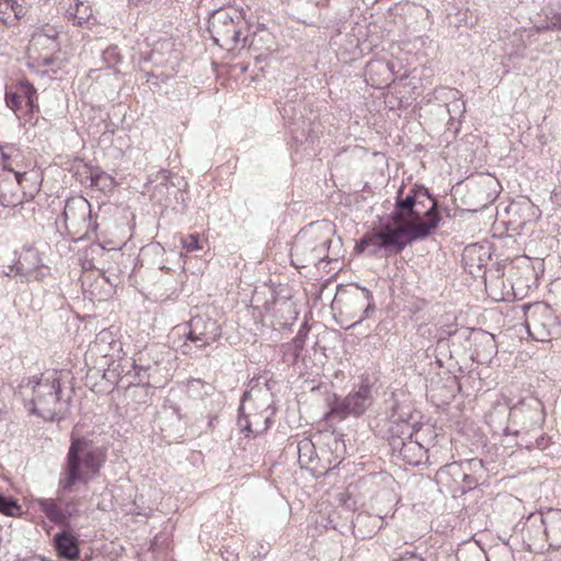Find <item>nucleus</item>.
Instances as JSON below:
<instances>
[{
  "label": "nucleus",
  "instance_id": "nucleus-8",
  "mask_svg": "<svg viewBox=\"0 0 561 561\" xmlns=\"http://www.w3.org/2000/svg\"><path fill=\"white\" fill-rule=\"evenodd\" d=\"M371 403V387L368 382L362 381L346 397L341 398L337 394H333L329 399L328 405L330 410L325 419L337 417L339 420H345L351 415L360 416Z\"/></svg>",
  "mask_w": 561,
  "mask_h": 561
},
{
  "label": "nucleus",
  "instance_id": "nucleus-35",
  "mask_svg": "<svg viewBox=\"0 0 561 561\" xmlns=\"http://www.w3.org/2000/svg\"><path fill=\"white\" fill-rule=\"evenodd\" d=\"M117 57V48L116 47H108L105 51H104V58L106 60H115V58Z\"/></svg>",
  "mask_w": 561,
  "mask_h": 561
},
{
  "label": "nucleus",
  "instance_id": "nucleus-34",
  "mask_svg": "<svg viewBox=\"0 0 561 561\" xmlns=\"http://www.w3.org/2000/svg\"><path fill=\"white\" fill-rule=\"evenodd\" d=\"M397 561H424V559L413 552H407L401 556Z\"/></svg>",
  "mask_w": 561,
  "mask_h": 561
},
{
  "label": "nucleus",
  "instance_id": "nucleus-39",
  "mask_svg": "<svg viewBox=\"0 0 561 561\" xmlns=\"http://www.w3.org/2000/svg\"><path fill=\"white\" fill-rule=\"evenodd\" d=\"M134 368L136 370V374L139 376L140 375V371H146L147 369H149V366L146 367V366H142V365H137L135 364L134 365Z\"/></svg>",
  "mask_w": 561,
  "mask_h": 561
},
{
  "label": "nucleus",
  "instance_id": "nucleus-33",
  "mask_svg": "<svg viewBox=\"0 0 561 561\" xmlns=\"http://www.w3.org/2000/svg\"><path fill=\"white\" fill-rule=\"evenodd\" d=\"M12 4L11 13H13V19L11 21L13 22L23 18L26 14V10L23 5L19 4L16 0H13Z\"/></svg>",
  "mask_w": 561,
  "mask_h": 561
},
{
  "label": "nucleus",
  "instance_id": "nucleus-37",
  "mask_svg": "<svg viewBox=\"0 0 561 561\" xmlns=\"http://www.w3.org/2000/svg\"><path fill=\"white\" fill-rule=\"evenodd\" d=\"M543 440H545V438L541 437L540 439H536V444L535 445H526V447L527 448L536 447V448H539V449H543L545 448Z\"/></svg>",
  "mask_w": 561,
  "mask_h": 561
},
{
  "label": "nucleus",
  "instance_id": "nucleus-32",
  "mask_svg": "<svg viewBox=\"0 0 561 561\" xmlns=\"http://www.w3.org/2000/svg\"><path fill=\"white\" fill-rule=\"evenodd\" d=\"M12 1L13 0H0V22L4 24L12 22L10 21L11 9L13 8Z\"/></svg>",
  "mask_w": 561,
  "mask_h": 561
},
{
  "label": "nucleus",
  "instance_id": "nucleus-43",
  "mask_svg": "<svg viewBox=\"0 0 561 561\" xmlns=\"http://www.w3.org/2000/svg\"><path fill=\"white\" fill-rule=\"evenodd\" d=\"M365 518H370V517H369V516H363V515H360V514H359V515H357V517H356V524H355V525L360 524V523L363 522V519H365Z\"/></svg>",
  "mask_w": 561,
  "mask_h": 561
},
{
  "label": "nucleus",
  "instance_id": "nucleus-6",
  "mask_svg": "<svg viewBox=\"0 0 561 561\" xmlns=\"http://www.w3.org/2000/svg\"><path fill=\"white\" fill-rule=\"evenodd\" d=\"M411 244L389 217L388 221L380 222L379 227L365 233L355 245L359 253L367 251L369 255H378L381 250L389 254L401 253L407 245Z\"/></svg>",
  "mask_w": 561,
  "mask_h": 561
},
{
  "label": "nucleus",
  "instance_id": "nucleus-42",
  "mask_svg": "<svg viewBox=\"0 0 561 561\" xmlns=\"http://www.w3.org/2000/svg\"><path fill=\"white\" fill-rule=\"evenodd\" d=\"M53 62H54V59L51 57H45L43 59V65L44 66H50Z\"/></svg>",
  "mask_w": 561,
  "mask_h": 561
},
{
  "label": "nucleus",
  "instance_id": "nucleus-5",
  "mask_svg": "<svg viewBox=\"0 0 561 561\" xmlns=\"http://www.w3.org/2000/svg\"><path fill=\"white\" fill-rule=\"evenodd\" d=\"M332 240L330 236L321 230L316 224H310L301 229L295 237L290 260L297 268L317 266L328 257Z\"/></svg>",
  "mask_w": 561,
  "mask_h": 561
},
{
  "label": "nucleus",
  "instance_id": "nucleus-41",
  "mask_svg": "<svg viewBox=\"0 0 561 561\" xmlns=\"http://www.w3.org/2000/svg\"><path fill=\"white\" fill-rule=\"evenodd\" d=\"M552 23L554 27L561 28V13L554 18V21Z\"/></svg>",
  "mask_w": 561,
  "mask_h": 561
},
{
  "label": "nucleus",
  "instance_id": "nucleus-18",
  "mask_svg": "<svg viewBox=\"0 0 561 561\" xmlns=\"http://www.w3.org/2000/svg\"><path fill=\"white\" fill-rule=\"evenodd\" d=\"M510 415L514 421L523 419L525 425L527 419L528 426H539L542 422L541 403L537 400H535L533 404L522 402L511 409Z\"/></svg>",
  "mask_w": 561,
  "mask_h": 561
},
{
  "label": "nucleus",
  "instance_id": "nucleus-1",
  "mask_svg": "<svg viewBox=\"0 0 561 561\" xmlns=\"http://www.w3.org/2000/svg\"><path fill=\"white\" fill-rule=\"evenodd\" d=\"M402 193L403 187H400L389 218L410 243L427 238L440 221L437 201L423 186L411 188L404 197Z\"/></svg>",
  "mask_w": 561,
  "mask_h": 561
},
{
  "label": "nucleus",
  "instance_id": "nucleus-30",
  "mask_svg": "<svg viewBox=\"0 0 561 561\" xmlns=\"http://www.w3.org/2000/svg\"><path fill=\"white\" fill-rule=\"evenodd\" d=\"M511 44H512L513 48L510 50L508 47H506L507 54L522 56L526 48V43L523 39V35L518 34V33H514L512 36V39H511Z\"/></svg>",
  "mask_w": 561,
  "mask_h": 561
},
{
  "label": "nucleus",
  "instance_id": "nucleus-17",
  "mask_svg": "<svg viewBox=\"0 0 561 561\" xmlns=\"http://www.w3.org/2000/svg\"><path fill=\"white\" fill-rule=\"evenodd\" d=\"M54 547L60 558L70 561L79 559L80 549L78 539L67 530L57 533L54 536Z\"/></svg>",
  "mask_w": 561,
  "mask_h": 561
},
{
  "label": "nucleus",
  "instance_id": "nucleus-22",
  "mask_svg": "<svg viewBox=\"0 0 561 561\" xmlns=\"http://www.w3.org/2000/svg\"><path fill=\"white\" fill-rule=\"evenodd\" d=\"M58 36L59 31L56 26L45 24L35 32L33 39L38 44H45V42H50L54 45V48H57L58 44L56 43V41Z\"/></svg>",
  "mask_w": 561,
  "mask_h": 561
},
{
  "label": "nucleus",
  "instance_id": "nucleus-14",
  "mask_svg": "<svg viewBox=\"0 0 561 561\" xmlns=\"http://www.w3.org/2000/svg\"><path fill=\"white\" fill-rule=\"evenodd\" d=\"M534 526L542 528V536L546 537L550 548H561V510L549 508L533 516Z\"/></svg>",
  "mask_w": 561,
  "mask_h": 561
},
{
  "label": "nucleus",
  "instance_id": "nucleus-28",
  "mask_svg": "<svg viewBox=\"0 0 561 561\" xmlns=\"http://www.w3.org/2000/svg\"><path fill=\"white\" fill-rule=\"evenodd\" d=\"M308 334V330L305 329V327L300 328V330L297 332L296 336L291 341V346L294 348V356L297 358L301 351L305 347L306 337Z\"/></svg>",
  "mask_w": 561,
  "mask_h": 561
},
{
  "label": "nucleus",
  "instance_id": "nucleus-29",
  "mask_svg": "<svg viewBox=\"0 0 561 561\" xmlns=\"http://www.w3.org/2000/svg\"><path fill=\"white\" fill-rule=\"evenodd\" d=\"M462 469L466 470L469 474L480 476V479L483 476L484 465L481 459L472 458L466 461L465 467Z\"/></svg>",
  "mask_w": 561,
  "mask_h": 561
},
{
  "label": "nucleus",
  "instance_id": "nucleus-2",
  "mask_svg": "<svg viewBox=\"0 0 561 561\" xmlns=\"http://www.w3.org/2000/svg\"><path fill=\"white\" fill-rule=\"evenodd\" d=\"M107 449L85 436H71L58 481V492H70L76 484H88L100 474Z\"/></svg>",
  "mask_w": 561,
  "mask_h": 561
},
{
  "label": "nucleus",
  "instance_id": "nucleus-24",
  "mask_svg": "<svg viewBox=\"0 0 561 561\" xmlns=\"http://www.w3.org/2000/svg\"><path fill=\"white\" fill-rule=\"evenodd\" d=\"M76 10H68L70 16L73 18V24L83 25L92 15V11L84 2L76 0Z\"/></svg>",
  "mask_w": 561,
  "mask_h": 561
},
{
  "label": "nucleus",
  "instance_id": "nucleus-9",
  "mask_svg": "<svg viewBox=\"0 0 561 561\" xmlns=\"http://www.w3.org/2000/svg\"><path fill=\"white\" fill-rule=\"evenodd\" d=\"M525 325L529 336L540 342L549 341L561 331L557 316L545 302H536L525 308Z\"/></svg>",
  "mask_w": 561,
  "mask_h": 561
},
{
  "label": "nucleus",
  "instance_id": "nucleus-36",
  "mask_svg": "<svg viewBox=\"0 0 561 561\" xmlns=\"http://www.w3.org/2000/svg\"><path fill=\"white\" fill-rule=\"evenodd\" d=\"M0 171H4L9 173L12 178H15V172H18L13 167L11 161H7L2 163V169Z\"/></svg>",
  "mask_w": 561,
  "mask_h": 561
},
{
  "label": "nucleus",
  "instance_id": "nucleus-11",
  "mask_svg": "<svg viewBox=\"0 0 561 561\" xmlns=\"http://www.w3.org/2000/svg\"><path fill=\"white\" fill-rule=\"evenodd\" d=\"M270 393L267 390L261 388H252L251 390L244 391L241 403L238 409V425L242 433L245 434L247 437L250 436L251 433L259 434L267 431L271 424V416L273 413L264 416L263 426H259L255 419L257 414H254V421H250L249 416L244 414V403L252 401L255 404L256 409H263L266 411L270 408L268 403Z\"/></svg>",
  "mask_w": 561,
  "mask_h": 561
},
{
  "label": "nucleus",
  "instance_id": "nucleus-4",
  "mask_svg": "<svg viewBox=\"0 0 561 561\" xmlns=\"http://www.w3.org/2000/svg\"><path fill=\"white\" fill-rule=\"evenodd\" d=\"M410 410L403 411L400 404L393 400L390 412V420L397 424V428H391L390 446L393 451H398L400 457L411 466H419L428 460V443L425 445V430H415L408 423ZM428 435L432 430L426 428Z\"/></svg>",
  "mask_w": 561,
  "mask_h": 561
},
{
  "label": "nucleus",
  "instance_id": "nucleus-3",
  "mask_svg": "<svg viewBox=\"0 0 561 561\" xmlns=\"http://www.w3.org/2000/svg\"><path fill=\"white\" fill-rule=\"evenodd\" d=\"M23 389L32 391L31 412L46 421L65 419L69 411V398L62 394V373L50 371L32 376L22 381Z\"/></svg>",
  "mask_w": 561,
  "mask_h": 561
},
{
  "label": "nucleus",
  "instance_id": "nucleus-44",
  "mask_svg": "<svg viewBox=\"0 0 561 561\" xmlns=\"http://www.w3.org/2000/svg\"><path fill=\"white\" fill-rule=\"evenodd\" d=\"M1 158H2V161H3L2 163L7 162V161H10V157L4 151H2Z\"/></svg>",
  "mask_w": 561,
  "mask_h": 561
},
{
  "label": "nucleus",
  "instance_id": "nucleus-38",
  "mask_svg": "<svg viewBox=\"0 0 561 561\" xmlns=\"http://www.w3.org/2000/svg\"><path fill=\"white\" fill-rule=\"evenodd\" d=\"M103 176H106L105 174H94L91 176V182H92V185H98L99 184V181L103 178Z\"/></svg>",
  "mask_w": 561,
  "mask_h": 561
},
{
  "label": "nucleus",
  "instance_id": "nucleus-45",
  "mask_svg": "<svg viewBox=\"0 0 561 561\" xmlns=\"http://www.w3.org/2000/svg\"><path fill=\"white\" fill-rule=\"evenodd\" d=\"M447 345V341L446 340H439L438 343H437V347H443Z\"/></svg>",
  "mask_w": 561,
  "mask_h": 561
},
{
  "label": "nucleus",
  "instance_id": "nucleus-13",
  "mask_svg": "<svg viewBox=\"0 0 561 561\" xmlns=\"http://www.w3.org/2000/svg\"><path fill=\"white\" fill-rule=\"evenodd\" d=\"M26 172H15V178L0 171V205L3 207H15L23 203L25 193L24 181Z\"/></svg>",
  "mask_w": 561,
  "mask_h": 561
},
{
  "label": "nucleus",
  "instance_id": "nucleus-31",
  "mask_svg": "<svg viewBox=\"0 0 561 561\" xmlns=\"http://www.w3.org/2000/svg\"><path fill=\"white\" fill-rule=\"evenodd\" d=\"M183 248L188 252L201 250L199 238L197 234H188L182 239Z\"/></svg>",
  "mask_w": 561,
  "mask_h": 561
},
{
  "label": "nucleus",
  "instance_id": "nucleus-7",
  "mask_svg": "<svg viewBox=\"0 0 561 561\" xmlns=\"http://www.w3.org/2000/svg\"><path fill=\"white\" fill-rule=\"evenodd\" d=\"M65 233L72 239H90L99 224L92 215L91 204L83 196L68 198L61 214Z\"/></svg>",
  "mask_w": 561,
  "mask_h": 561
},
{
  "label": "nucleus",
  "instance_id": "nucleus-46",
  "mask_svg": "<svg viewBox=\"0 0 561 561\" xmlns=\"http://www.w3.org/2000/svg\"><path fill=\"white\" fill-rule=\"evenodd\" d=\"M168 178H169V173H168L167 171H163V172L161 173V179H162L163 181H167V180H168Z\"/></svg>",
  "mask_w": 561,
  "mask_h": 561
},
{
  "label": "nucleus",
  "instance_id": "nucleus-12",
  "mask_svg": "<svg viewBox=\"0 0 561 561\" xmlns=\"http://www.w3.org/2000/svg\"><path fill=\"white\" fill-rule=\"evenodd\" d=\"M188 327L187 340L194 343L199 350L213 344L221 336L220 324L208 314L192 317Z\"/></svg>",
  "mask_w": 561,
  "mask_h": 561
},
{
  "label": "nucleus",
  "instance_id": "nucleus-47",
  "mask_svg": "<svg viewBox=\"0 0 561 561\" xmlns=\"http://www.w3.org/2000/svg\"><path fill=\"white\" fill-rule=\"evenodd\" d=\"M174 411H175V413L178 415V419H181V415L179 414V409H175Z\"/></svg>",
  "mask_w": 561,
  "mask_h": 561
},
{
  "label": "nucleus",
  "instance_id": "nucleus-15",
  "mask_svg": "<svg viewBox=\"0 0 561 561\" xmlns=\"http://www.w3.org/2000/svg\"><path fill=\"white\" fill-rule=\"evenodd\" d=\"M34 503L51 523L69 526V520L73 515V512L69 508L72 501L67 502L65 508L61 507L57 499L51 497H38L34 500Z\"/></svg>",
  "mask_w": 561,
  "mask_h": 561
},
{
  "label": "nucleus",
  "instance_id": "nucleus-27",
  "mask_svg": "<svg viewBox=\"0 0 561 561\" xmlns=\"http://www.w3.org/2000/svg\"><path fill=\"white\" fill-rule=\"evenodd\" d=\"M22 95L18 91L5 92V104L14 113H18L22 108Z\"/></svg>",
  "mask_w": 561,
  "mask_h": 561
},
{
  "label": "nucleus",
  "instance_id": "nucleus-19",
  "mask_svg": "<svg viewBox=\"0 0 561 561\" xmlns=\"http://www.w3.org/2000/svg\"><path fill=\"white\" fill-rule=\"evenodd\" d=\"M358 289V294L353 297L354 306L357 307L362 313L358 317L356 323L364 321L365 319L370 318V316L375 312L376 307L373 298V294L365 287L356 286Z\"/></svg>",
  "mask_w": 561,
  "mask_h": 561
},
{
  "label": "nucleus",
  "instance_id": "nucleus-20",
  "mask_svg": "<svg viewBox=\"0 0 561 561\" xmlns=\"http://www.w3.org/2000/svg\"><path fill=\"white\" fill-rule=\"evenodd\" d=\"M440 96L450 100L447 104V112L450 119H455L456 115L462 116L465 113V102L461 100V94L456 89L440 88L437 90Z\"/></svg>",
  "mask_w": 561,
  "mask_h": 561
},
{
  "label": "nucleus",
  "instance_id": "nucleus-26",
  "mask_svg": "<svg viewBox=\"0 0 561 561\" xmlns=\"http://www.w3.org/2000/svg\"><path fill=\"white\" fill-rule=\"evenodd\" d=\"M535 514H531L528 518V523L526 525V530L529 535V539H531L534 541V543H537V542H543L546 541V537H543L542 535V528H538V526H534V520H533V516Z\"/></svg>",
  "mask_w": 561,
  "mask_h": 561
},
{
  "label": "nucleus",
  "instance_id": "nucleus-48",
  "mask_svg": "<svg viewBox=\"0 0 561 561\" xmlns=\"http://www.w3.org/2000/svg\"><path fill=\"white\" fill-rule=\"evenodd\" d=\"M488 340H489L490 342H493V335H489V336H488Z\"/></svg>",
  "mask_w": 561,
  "mask_h": 561
},
{
  "label": "nucleus",
  "instance_id": "nucleus-10",
  "mask_svg": "<svg viewBox=\"0 0 561 561\" xmlns=\"http://www.w3.org/2000/svg\"><path fill=\"white\" fill-rule=\"evenodd\" d=\"M240 13L232 9H219L208 20V32L214 42L222 48L232 49L240 36Z\"/></svg>",
  "mask_w": 561,
  "mask_h": 561
},
{
  "label": "nucleus",
  "instance_id": "nucleus-16",
  "mask_svg": "<svg viewBox=\"0 0 561 561\" xmlns=\"http://www.w3.org/2000/svg\"><path fill=\"white\" fill-rule=\"evenodd\" d=\"M43 266L39 252L34 248H26L16 262L15 268L18 274H21L27 279H41L43 273L39 268Z\"/></svg>",
  "mask_w": 561,
  "mask_h": 561
},
{
  "label": "nucleus",
  "instance_id": "nucleus-40",
  "mask_svg": "<svg viewBox=\"0 0 561 561\" xmlns=\"http://www.w3.org/2000/svg\"><path fill=\"white\" fill-rule=\"evenodd\" d=\"M311 443L309 440H302L299 443V450L304 449V448H308V447H311Z\"/></svg>",
  "mask_w": 561,
  "mask_h": 561
},
{
  "label": "nucleus",
  "instance_id": "nucleus-23",
  "mask_svg": "<svg viewBox=\"0 0 561 561\" xmlns=\"http://www.w3.org/2000/svg\"><path fill=\"white\" fill-rule=\"evenodd\" d=\"M18 93L22 95V101L25 102V106L28 111L33 112L36 104V89L28 81H21L18 85Z\"/></svg>",
  "mask_w": 561,
  "mask_h": 561
},
{
  "label": "nucleus",
  "instance_id": "nucleus-21",
  "mask_svg": "<svg viewBox=\"0 0 561 561\" xmlns=\"http://www.w3.org/2000/svg\"><path fill=\"white\" fill-rule=\"evenodd\" d=\"M446 469L451 474H462V486H461V493H467L471 490H473L480 480V476L469 474L466 472V470L462 469V465H458L456 462L447 465Z\"/></svg>",
  "mask_w": 561,
  "mask_h": 561
},
{
  "label": "nucleus",
  "instance_id": "nucleus-25",
  "mask_svg": "<svg viewBox=\"0 0 561 561\" xmlns=\"http://www.w3.org/2000/svg\"><path fill=\"white\" fill-rule=\"evenodd\" d=\"M21 511V506L12 497L4 496L0 493V513L14 516Z\"/></svg>",
  "mask_w": 561,
  "mask_h": 561
}]
</instances>
